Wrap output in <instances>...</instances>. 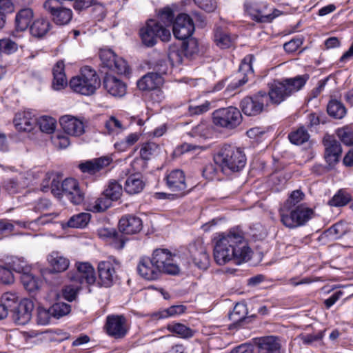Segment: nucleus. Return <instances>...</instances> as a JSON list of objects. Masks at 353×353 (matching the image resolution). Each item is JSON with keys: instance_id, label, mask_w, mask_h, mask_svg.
<instances>
[{"instance_id": "nucleus-55", "label": "nucleus", "mask_w": 353, "mask_h": 353, "mask_svg": "<svg viewBox=\"0 0 353 353\" xmlns=\"http://www.w3.org/2000/svg\"><path fill=\"white\" fill-rule=\"evenodd\" d=\"M158 17L163 26H170L174 23V14L173 10L168 8H164L159 10Z\"/></svg>"}, {"instance_id": "nucleus-47", "label": "nucleus", "mask_w": 353, "mask_h": 353, "mask_svg": "<svg viewBox=\"0 0 353 353\" xmlns=\"http://www.w3.org/2000/svg\"><path fill=\"white\" fill-rule=\"evenodd\" d=\"M168 329L172 333L183 339H189L194 336V331L181 323L169 324Z\"/></svg>"}, {"instance_id": "nucleus-7", "label": "nucleus", "mask_w": 353, "mask_h": 353, "mask_svg": "<svg viewBox=\"0 0 353 353\" xmlns=\"http://www.w3.org/2000/svg\"><path fill=\"white\" fill-rule=\"evenodd\" d=\"M140 37L144 45L152 47L157 43L158 39L162 41H168L171 38V33L159 21L149 19L145 26L141 28Z\"/></svg>"}, {"instance_id": "nucleus-36", "label": "nucleus", "mask_w": 353, "mask_h": 353, "mask_svg": "<svg viewBox=\"0 0 353 353\" xmlns=\"http://www.w3.org/2000/svg\"><path fill=\"white\" fill-rule=\"evenodd\" d=\"M33 18V11L30 8L20 10L15 17V30L23 32L30 27V21Z\"/></svg>"}, {"instance_id": "nucleus-5", "label": "nucleus", "mask_w": 353, "mask_h": 353, "mask_svg": "<svg viewBox=\"0 0 353 353\" xmlns=\"http://www.w3.org/2000/svg\"><path fill=\"white\" fill-rule=\"evenodd\" d=\"M51 192L57 197L65 196L74 205H79L84 200V193L80 189L78 181L72 178H67L62 182L53 179Z\"/></svg>"}, {"instance_id": "nucleus-11", "label": "nucleus", "mask_w": 353, "mask_h": 353, "mask_svg": "<svg viewBox=\"0 0 353 353\" xmlns=\"http://www.w3.org/2000/svg\"><path fill=\"white\" fill-rule=\"evenodd\" d=\"M175 255L168 249L158 248L153 251L152 258L156 266L163 273L176 275L180 269L175 260Z\"/></svg>"}, {"instance_id": "nucleus-2", "label": "nucleus", "mask_w": 353, "mask_h": 353, "mask_svg": "<svg viewBox=\"0 0 353 353\" xmlns=\"http://www.w3.org/2000/svg\"><path fill=\"white\" fill-rule=\"evenodd\" d=\"M309 77L307 74L299 75L294 78H287L280 81H274L270 84L268 94L269 100L272 103L280 104L292 94L300 90L306 83Z\"/></svg>"}, {"instance_id": "nucleus-39", "label": "nucleus", "mask_w": 353, "mask_h": 353, "mask_svg": "<svg viewBox=\"0 0 353 353\" xmlns=\"http://www.w3.org/2000/svg\"><path fill=\"white\" fill-rule=\"evenodd\" d=\"M281 223L287 228L292 229L296 228V208L283 205L279 210Z\"/></svg>"}, {"instance_id": "nucleus-49", "label": "nucleus", "mask_w": 353, "mask_h": 353, "mask_svg": "<svg viewBox=\"0 0 353 353\" xmlns=\"http://www.w3.org/2000/svg\"><path fill=\"white\" fill-rule=\"evenodd\" d=\"M56 120L51 117L43 116L39 119L37 118V125L39 126L41 132L51 134L56 128Z\"/></svg>"}, {"instance_id": "nucleus-17", "label": "nucleus", "mask_w": 353, "mask_h": 353, "mask_svg": "<svg viewBox=\"0 0 353 353\" xmlns=\"http://www.w3.org/2000/svg\"><path fill=\"white\" fill-rule=\"evenodd\" d=\"M68 276L71 281L79 284L92 285L96 281L94 270L89 263H77V270L70 271Z\"/></svg>"}, {"instance_id": "nucleus-51", "label": "nucleus", "mask_w": 353, "mask_h": 353, "mask_svg": "<svg viewBox=\"0 0 353 353\" xmlns=\"http://www.w3.org/2000/svg\"><path fill=\"white\" fill-rule=\"evenodd\" d=\"M7 265L10 270H12L21 274H24V272H29L30 270V267L23 258L13 256L7 263Z\"/></svg>"}, {"instance_id": "nucleus-10", "label": "nucleus", "mask_w": 353, "mask_h": 353, "mask_svg": "<svg viewBox=\"0 0 353 353\" xmlns=\"http://www.w3.org/2000/svg\"><path fill=\"white\" fill-rule=\"evenodd\" d=\"M244 8L252 20L259 23H270L280 14L278 10L265 2L246 1Z\"/></svg>"}, {"instance_id": "nucleus-12", "label": "nucleus", "mask_w": 353, "mask_h": 353, "mask_svg": "<svg viewBox=\"0 0 353 353\" xmlns=\"http://www.w3.org/2000/svg\"><path fill=\"white\" fill-rule=\"evenodd\" d=\"M43 8L57 25H67L72 19V10L62 6L59 0H46L43 3Z\"/></svg>"}, {"instance_id": "nucleus-62", "label": "nucleus", "mask_w": 353, "mask_h": 353, "mask_svg": "<svg viewBox=\"0 0 353 353\" xmlns=\"http://www.w3.org/2000/svg\"><path fill=\"white\" fill-rule=\"evenodd\" d=\"M184 310H159L151 314L152 321H157L159 319H166L175 314H181Z\"/></svg>"}, {"instance_id": "nucleus-21", "label": "nucleus", "mask_w": 353, "mask_h": 353, "mask_svg": "<svg viewBox=\"0 0 353 353\" xmlns=\"http://www.w3.org/2000/svg\"><path fill=\"white\" fill-rule=\"evenodd\" d=\"M254 60V57L252 54H248L244 57L239 69V75L243 76V77L236 82L231 83L228 85V89L234 90L248 81L249 78L253 76L252 63Z\"/></svg>"}, {"instance_id": "nucleus-18", "label": "nucleus", "mask_w": 353, "mask_h": 353, "mask_svg": "<svg viewBox=\"0 0 353 353\" xmlns=\"http://www.w3.org/2000/svg\"><path fill=\"white\" fill-rule=\"evenodd\" d=\"M0 306L3 309H44L40 305H37L32 298H25L18 303V296L12 292L4 293L1 298Z\"/></svg>"}, {"instance_id": "nucleus-26", "label": "nucleus", "mask_w": 353, "mask_h": 353, "mask_svg": "<svg viewBox=\"0 0 353 353\" xmlns=\"http://www.w3.org/2000/svg\"><path fill=\"white\" fill-rule=\"evenodd\" d=\"M111 162L112 159L110 157H102L81 163L79 165V168L83 173L95 174L108 167Z\"/></svg>"}, {"instance_id": "nucleus-28", "label": "nucleus", "mask_w": 353, "mask_h": 353, "mask_svg": "<svg viewBox=\"0 0 353 353\" xmlns=\"http://www.w3.org/2000/svg\"><path fill=\"white\" fill-rule=\"evenodd\" d=\"M70 310H37V322L39 325H46L56 323L57 321L69 314Z\"/></svg>"}, {"instance_id": "nucleus-23", "label": "nucleus", "mask_w": 353, "mask_h": 353, "mask_svg": "<svg viewBox=\"0 0 353 353\" xmlns=\"http://www.w3.org/2000/svg\"><path fill=\"white\" fill-rule=\"evenodd\" d=\"M99 284L101 286L110 287L117 278L114 264L110 261H101L98 264Z\"/></svg>"}, {"instance_id": "nucleus-25", "label": "nucleus", "mask_w": 353, "mask_h": 353, "mask_svg": "<svg viewBox=\"0 0 353 353\" xmlns=\"http://www.w3.org/2000/svg\"><path fill=\"white\" fill-rule=\"evenodd\" d=\"M59 121L63 131L69 135L79 137L84 133L83 122L74 117L65 115Z\"/></svg>"}, {"instance_id": "nucleus-40", "label": "nucleus", "mask_w": 353, "mask_h": 353, "mask_svg": "<svg viewBox=\"0 0 353 353\" xmlns=\"http://www.w3.org/2000/svg\"><path fill=\"white\" fill-rule=\"evenodd\" d=\"M295 208L296 228L305 225L314 215V211L305 205H299Z\"/></svg>"}, {"instance_id": "nucleus-22", "label": "nucleus", "mask_w": 353, "mask_h": 353, "mask_svg": "<svg viewBox=\"0 0 353 353\" xmlns=\"http://www.w3.org/2000/svg\"><path fill=\"white\" fill-rule=\"evenodd\" d=\"M137 270L142 278L148 281L157 280L161 276L159 269L154 263L152 257H141L137 264Z\"/></svg>"}, {"instance_id": "nucleus-43", "label": "nucleus", "mask_w": 353, "mask_h": 353, "mask_svg": "<svg viewBox=\"0 0 353 353\" xmlns=\"http://www.w3.org/2000/svg\"><path fill=\"white\" fill-rule=\"evenodd\" d=\"M288 139L292 143L299 145L307 142L310 139V134L304 126H301L291 132Z\"/></svg>"}, {"instance_id": "nucleus-1", "label": "nucleus", "mask_w": 353, "mask_h": 353, "mask_svg": "<svg viewBox=\"0 0 353 353\" xmlns=\"http://www.w3.org/2000/svg\"><path fill=\"white\" fill-rule=\"evenodd\" d=\"M214 259L221 265L234 261L236 264L249 261L252 251L245 240L243 232L232 228L214 239Z\"/></svg>"}, {"instance_id": "nucleus-20", "label": "nucleus", "mask_w": 353, "mask_h": 353, "mask_svg": "<svg viewBox=\"0 0 353 353\" xmlns=\"http://www.w3.org/2000/svg\"><path fill=\"white\" fill-rule=\"evenodd\" d=\"M13 123L19 132H29L37 126V117L32 110L18 112L14 116Z\"/></svg>"}, {"instance_id": "nucleus-57", "label": "nucleus", "mask_w": 353, "mask_h": 353, "mask_svg": "<svg viewBox=\"0 0 353 353\" xmlns=\"http://www.w3.org/2000/svg\"><path fill=\"white\" fill-rule=\"evenodd\" d=\"M221 169L219 163H208L203 169V176L208 180H213L216 179L219 170Z\"/></svg>"}, {"instance_id": "nucleus-3", "label": "nucleus", "mask_w": 353, "mask_h": 353, "mask_svg": "<svg viewBox=\"0 0 353 353\" xmlns=\"http://www.w3.org/2000/svg\"><path fill=\"white\" fill-rule=\"evenodd\" d=\"M214 161L221 168L223 172H239L246 163L243 150L231 145H224L214 157Z\"/></svg>"}, {"instance_id": "nucleus-42", "label": "nucleus", "mask_w": 353, "mask_h": 353, "mask_svg": "<svg viewBox=\"0 0 353 353\" xmlns=\"http://www.w3.org/2000/svg\"><path fill=\"white\" fill-rule=\"evenodd\" d=\"M327 112L330 117L340 119L346 114V108L341 101L331 100L327 104Z\"/></svg>"}, {"instance_id": "nucleus-27", "label": "nucleus", "mask_w": 353, "mask_h": 353, "mask_svg": "<svg viewBox=\"0 0 353 353\" xmlns=\"http://www.w3.org/2000/svg\"><path fill=\"white\" fill-rule=\"evenodd\" d=\"M103 87L113 97H121L126 92V85L120 79L107 74L103 79Z\"/></svg>"}, {"instance_id": "nucleus-64", "label": "nucleus", "mask_w": 353, "mask_h": 353, "mask_svg": "<svg viewBox=\"0 0 353 353\" xmlns=\"http://www.w3.org/2000/svg\"><path fill=\"white\" fill-rule=\"evenodd\" d=\"M302 44L303 39L301 37H296L292 39L290 41L286 42L283 45V48L287 52L292 53L296 51Z\"/></svg>"}, {"instance_id": "nucleus-61", "label": "nucleus", "mask_w": 353, "mask_h": 353, "mask_svg": "<svg viewBox=\"0 0 353 353\" xmlns=\"http://www.w3.org/2000/svg\"><path fill=\"white\" fill-rule=\"evenodd\" d=\"M18 48V45L9 39L0 40V52L10 54L15 52Z\"/></svg>"}, {"instance_id": "nucleus-9", "label": "nucleus", "mask_w": 353, "mask_h": 353, "mask_svg": "<svg viewBox=\"0 0 353 353\" xmlns=\"http://www.w3.org/2000/svg\"><path fill=\"white\" fill-rule=\"evenodd\" d=\"M268 103L267 92L261 90L252 96L244 97L240 102V108L246 116L255 117L267 110Z\"/></svg>"}, {"instance_id": "nucleus-38", "label": "nucleus", "mask_w": 353, "mask_h": 353, "mask_svg": "<svg viewBox=\"0 0 353 353\" xmlns=\"http://www.w3.org/2000/svg\"><path fill=\"white\" fill-rule=\"evenodd\" d=\"M50 28V21L43 18L35 19L30 26L29 30L31 35L36 38L44 37Z\"/></svg>"}, {"instance_id": "nucleus-63", "label": "nucleus", "mask_w": 353, "mask_h": 353, "mask_svg": "<svg viewBox=\"0 0 353 353\" xmlns=\"http://www.w3.org/2000/svg\"><path fill=\"white\" fill-rule=\"evenodd\" d=\"M201 9L207 12H212L214 11L217 7L216 0H193Z\"/></svg>"}, {"instance_id": "nucleus-33", "label": "nucleus", "mask_w": 353, "mask_h": 353, "mask_svg": "<svg viewBox=\"0 0 353 353\" xmlns=\"http://www.w3.org/2000/svg\"><path fill=\"white\" fill-rule=\"evenodd\" d=\"M52 88L56 90L64 88L68 83L65 74V65L63 61H59L52 69Z\"/></svg>"}, {"instance_id": "nucleus-53", "label": "nucleus", "mask_w": 353, "mask_h": 353, "mask_svg": "<svg viewBox=\"0 0 353 353\" xmlns=\"http://www.w3.org/2000/svg\"><path fill=\"white\" fill-rule=\"evenodd\" d=\"M112 201H113L110 198L103 193L100 197L91 204L92 210L95 212H104L111 206Z\"/></svg>"}, {"instance_id": "nucleus-37", "label": "nucleus", "mask_w": 353, "mask_h": 353, "mask_svg": "<svg viewBox=\"0 0 353 353\" xmlns=\"http://www.w3.org/2000/svg\"><path fill=\"white\" fill-rule=\"evenodd\" d=\"M144 185L141 175L138 173L133 174L126 179L124 190L129 194H134L141 192Z\"/></svg>"}, {"instance_id": "nucleus-45", "label": "nucleus", "mask_w": 353, "mask_h": 353, "mask_svg": "<svg viewBox=\"0 0 353 353\" xmlns=\"http://www.w3.org/2000/svg\"><path fill=\"white\" fill-rule=\"evenodd\" d=\"M104 127L109 135H117L125 129L122 123L113 116L105 121Z\"/></svg>"}, {"instance_id": "nucleus-60", "label": "nucleus", "mask_w": 353, "mask_h": 353, "mask_svg": "<svg viewBox=\"0 0 353 353\" xmlns=\"http://www.w3.org/2000/svg\"><path fill=\"white\" fill-rule=\"evenodd\" d=\"M14 282V277L9 268L0 266V283L4 285H11Z\"/></svg>"}, {"instance_id": "nucleus-48", "label": "nucleus", "mask_w": 353, "mask_h": 353, "mask_svg": "<svg viewBox=\"0 0 353 353\" xmlns=\"http://www.w3.org/2000/svg\"><path fill=\"white\" fill-rule=\"evenodd\" d=\"M336 134L340 141L345 145H353V127L345 125L336 130Z\"/></svg>"}, {"instance_id": "nucleus-14", "label": "nucleus", "mask_w": 353, "mask_h": 353, "mask_svg": "<svg viewBox=\"0 0 353 353\" xmlns=\"http://www.w3.org/2000/svg\"><path fill=\"white\" fill-rule=\"evenodd\" d=\"M104 327L108 335L114 339H121L128 332L127 320L122 315H108Z\"/></svg>"}, {"instance_id": "nucleus-24", "label": "nucleus", "mask_w": 353, "mask_h": 353, "mask_svg": "<svg viewBox=\"0 0 353 353\" xmlns=\"http://www.w3.org/2000/svg\"><path fill=\"white\" fill-rule=\"evenodd\" d=\"M142 220L134 215L126 214L123 216L119 221V230L123 235L124 234H137L142 230Z\"/></svg>"}, {"instance_id": "nucleus-54", "label": "nucleus", "mask_w": 353, "mask_h": 353, "mask_svg": "<svg viewBox=\"0 0 353 353\" xmlns=\"http://www.w3.org/2000/svg\"><path fill=\"white\" fill-rule=\"evenodd\" d=\"M14 322L18 325L27 324L32 316V310H10Z\"/></svg>"}, {"instance_id": "nucleus-31", "label": "nucleus", "mask_w": 353, "mask_h": 353, "mask_svg": "<svg viewBox=\"0 0 353 353\" xmlns=\"http://www.w3.org/2000/svg\"><path fill=\"white\" fill-rule=\"evenodd\" d=\"M48 261L51 271L56 273L65 271L70 265L69 259L57 251H53L48 255Z\"/></svg>"}, {"instance_id": "nucleus-13", "label": "nucleus", "mask_w": 353, "mask_h": 353, "mask_svg": "<svg viewBox=\"0 0 353 353\" xmlns=\"http://www.w3.org/2000/svg\"><path fill=\"white\" fill-rule=\"evenodd\" d=\"M100 59L104 68L118 74H125L129 72V66L123 58L119 57L112 50H101Z\"/></svg>"}, {"instance_id": "nucleus-29", "label": "nucleus", "mask_w": 353, "mask_h": 353, "mask_svg": "<svg viewBox=\"0 0 353 353\" xmlns=\"http://www.w3.org/2000/svg\"><path fill=\"white\" fill-rule=\"evenodd\" d=\"M236 37L231 36L224 28L217 26L214 30V41L221 49H227L233 47Z\"/></svg>"}, {"instance_id": "nucleus-6", "label": "nucleus", "mask_w": 353, "mask_h": 353, "mask_svg": "<svg viewBox=\"0 0 353 353\" xmlns=\"http://www.w3.org/2000/svg\"><path fill=\"white\" fill-rule=\"evenodd\" d=\"M165 181L168 188L173 193H157L159 199L173 200L183 197L190 192L186 183L185 174L181 170H172L165 176Z\"/></svg>"}, {"instance_id": "nucleus-41", "label": "nucleus", "mask_w": 353, "mask_h": 353, "mask_svg": "<svg viewBox=\"0 0 353 353\" xmlns=\"http://www.w3.org/2000/svg\"><path fill=\"white\" fill-rule=\"evenodd\" d=\"M21 281L24 288L30 292L38 290L41 284V281L30 274L29 272L21 274Z\"/></svg>"}, {"instance_id": "nucleus-52", "label": "nucleus", "mask_w": 353, "mask_h": 353, "mask_svg": "<svg viewBox=\"0 0 353 353\" xmlns=\"http://www.w3.org/2000/svg\"><path fill=\"white\" fill-rule=\"evenodd\" d=\"M159 150V145L154 142H146L142 144L140 150V156L145 161L157 154Z\"/></svg>"}, {"instance_id": "nucleus-30", "label": "nucleus", "mask_w": 353, "mask_h": 353, "mask_svg": "<svg viewBox=\"0 0 353 353\" xmlns=\"http://www.w3.org/2000/svg\"><path fill=\"white\" fill-rule=\"evenodd\" d=\"M163 79L159 74L153 72H148L137 81V86L139 90H152L159 88L163 84Z\"/></svg>"}, {"instance_id": "nucleus-35", "label": "nucleus", "mask_w": 353, "mask_h": 353, "mask_svg": "<svg viewBox=\"0 0 353 353\" xmlns=\"http://www.w3.org/2000/svg\"><path fill=\"white\" fill-rule=\"evenodd\" d=\"M260 353H279L281 345L278 338L274 336L262 337L259 339Z\"/></svg>"}, {"instance_id": "nucleus-50", "label": "nucleus", "mask_w": 353, "mask_h": 353, "mask_svg": "<svg viewBox=\"0 0 353 353\" xmlns=\"http://www.w3.org/2000/svg\"><path fill=\"white\" fill-rule=\"evenodd\" d=\"M103 193L112 201H117L121 196L122 187L116 181H110Z\"/></svg>"}, {"instance_id": "nucleus-34", "label": "nucleus", "mask_w": 353, "mask_h": 353, "mask_svg": "<svg viewBox=\"0 0 353 353\" xmlns=\"http://www.w3.org/2000/svg\"><path fill=\"white\" fill-rule=\"evenodd\" d=\"M98 232L101 237L112 239L113 246L117 250L123 248L125 242L128 241V239L124 235L113 228H102Z\"/></svg>"}, {"instance_id": "nucleus-4", "label": "nucleus", "mask_w": 353, "mask_h": 353, "mask_svg": "<svg viewBox=\"0 0 353 353\" xmlns=\"http://www.w3.org/2000/svg\"><path fill=\"white\" fill-rule=\"evenodd\" d=\"M99 85L100 79L96 71L87 65L69 82L70 88L74 92L87 96L94 94Z\"/></svg>"}, {"instance_id": "nucleus-58", "label": "nucleus", "mask_w": 353, "mask_h": 353, "mask_svg": "<svg viewBox=\"0 0 353 353\" xmlns=\"http://www.w3.org/2000/svg\"><path fill=\"white\" fill-rule=\"evenodd\" d=\"M305 198L304 193L300 190H296L291 192L288 199L284 203L283 205L295 208L296 205L302 201Z\"/></svg>"}, {"instance_id": "nucleus-15", "label": "nucleus", "mask_w": 353, "mask_h": 353, "mask_svg": "<svg viewBox=\"0 0 353 353\" xmlns=\"http://www.w3.org/2000/svg\"><path fill=\"white\" fill-rule=\"evenodd\" d=\"M322 143L325 148V160L330 166L333 167L339 161L342 154L341 145L333 136L327 134L324 136Z\"/></svg>"}, {"instance_id": "nucleus-56", "label": "nucleus", "mask_w": 353, "mask_h": 353, "mask_svg": "<svg viewBox=\"0 0 353 353\" xmlns=\"http://www.w3.org/2000/svg\"><path fill=\"white\" fill-rule=\"evenodd\" d=\"M345 228H344L343 223L338 222L331 226L329 229L325 231L327 236L334 239H338L345 234Z\"/></svg>"}, {"instance_id": "nucleus-59", "label": "nucleus", "mask_w": 353, "mask_h": 353, "mask_svg": "<svg viewBox=\"0 0 353 353\" xmlns=\"http://www.w3.org/2000/svg\"><path fill=\"white\" fill-rule=\"evenodd\" d=\"M183 53L186 57H192L199 52V46L197 41L194 39H190L183 43Z\"/></svg>"}, {"instance_id": "nucleus-44", "label": "nucleus", "mask_w": 353, "mask_h": 353, "mask_svg": "<svg viewBox=\"0 0 353 353\" xmlns=\"http://www.w3.org/2000/svg\"><path fill=\"white\" fill-rule=\"evenodd\" d=\"M352 200L351 195L344 190H339L329 200L328 205L332 207H343L349 203Z\"/></svg>"}, {"instance_id": "nucleus-46", "label": "nucleus", "mask_w": 353, "mask_h": 353, "mask_svg": "<svg viewBox=\"0 0 353 353\" xmlns=\"http://www.w3.org/2000/svg\"><path fill=\"white\" fill-rule=\"evenodd\" d=\"M91 215L89 213L81 212L72 216L67 222L69 228H84L90 220Z\"/></svg>"}, {"instance_id": "nucleus-8", "label": "nucleus", "mask_w": 353, "mask_h": 353, "mask_svg": "<svg viewBox=\"0 0 353 353\" xmlns=\"http://www.w3.org/2000/svg\"><path fill=\"white\" fill-rule=\"evenodd\" d=\"M242 114L235 107L219 108L212 113L213 123L228 130L236 128L242 122Z\"/></svg>"}, {"instance_id": "nucleus-19", "label": "nucleus", "mask_w": 353, "mask_h": 353, "mask_svg": "<svg viewBox=\"0 0 353 353\" xmlns=\"http://www.w3.org/2000/svg\"><path fill=\"white\" fill-rule=\"evenodd\" d=\"M189 252L194 263L199 268L206 270L210 265V256L203 243L198 240L190 245Z\"/></svg>"}, {"instance_id": "nucleus-32", "label": "nucleus", "mask_w": 353, "mask_h": 353, "mask_svg": "<svg viewBox=\"0 0 353 353\" xmlns=\"http://www.w3.org/2000/svg\"><path fill=\"white\" fill-rule=\"evenodd\" d=\"M250 312L249 310H231L229 313V319L234 326L245 327L252 323L256 317L255 314H252Z\"/></svg>"}, {"instance_id": "nucleus-16", "label": "nucleus", "mask_w": 353, "mask_h": 353, "mask_svg": "<svg viewBox=\"0 0 353 353\" xmlns=\"http://www.w3.org/2000/svg\"><path fill=\"white\" fill-rule=\"evenodd\" d=\"M173 34L179 40H185L192 36L194 31L192 19L187 14H180L172 25Z\"/></svg>"}]
</instances>
